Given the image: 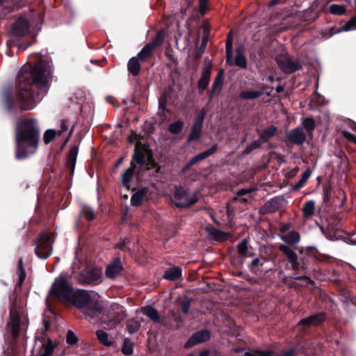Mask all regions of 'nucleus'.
<instances>
[{
	"label": "nucleus",
	"instance_id": "a19ab883",
	"mask_svg": "<svg viewBox=\"0 0 356 356\" xmlns=\"http://www.w3.org/2000/svg\"><path fill=\"white\" fill-rule=\"evenodd\" d=\"M154 47L149 42L147 44L138 54V57L139 59L144 60L145 59L152 51Z\"/></svg>",
	"mask_w": 356,
	"mask_h": 356
},
{
	"label": "nucleus",
	"instance_id": "0eeeda50",
	"mask_svg": "<svg viewBox=\"0 0 356 356\" xmlns=\"http://www.w3.org/2000/svg\"><path fill=\"white\" fill-rule=\"evenodd\" d=\"M73 291L74 289L69 284L68 281L63 275H60L55 279L49 292L51 296L56 297L58 300L65 303L67 300H70Z\"/></svg>",
	"mask_w": 356,
	"mask_h": 356
},
{
	"label": "nucleus",
	"instance_id": "f257e3e1",
	"mask_svg": "<svg viewBox=\"0 0 356 356\" xmlns=\"http://www.w3.org/2000/svg\"><path fill=\"white\" fill-rule=\"evenodd\" d=\"M51 74V66L47 61L40 60L35 65L30 64L22 66L18 72L19 91L17 99L24 110L35 108L40 102V92L35 90L38 88L45 90Z\"/></svg>",
	"mask_w": 356,
	"mask_h": 356
},
{
	"label": "nucleus",
	"instance_id": "4c0bfd02",
	"mask_svg": "<svg viewBox=\"0 0 356 356\" xmlns=\"http://www.w3.org/2000/svg\"><path fill=\"white\" fill-rule=\"evenodd\" d=\"M217 149L218 145L215 144L207 150L196 154L194 157L196 159L197 161L199 162L213 154Z\"/></svg>",
	"mask_w": 356,
	"mask_h": 356
},
{
	"label": "nucleus",
	"instance_id": "4468645a",
	"mask_svg": "<svg viewBox=\"0 0 356 356\" xmlns=\"http://www.w3.org/2000/svg\"><path fill=\"white\" fill-rule=\"evenodd\" d=\"M281 198L278 197H273L267 201L259 209L261 214L271 213L277 211L280 208Z\"/></svg>",
	"mask_w": 356,
	"mask_h": 356
},
{
	"label": "nucleus",
	"instance_id": "c756f323",
	"mask_svg": "<svg viewBox=\"0 0 356 356\" xmlns=\"http://www.w3.org/2000/svg\"><path fill=\"white\" fill-rule=\"evenodd\" d=\"M70 126V129L69 130V133H68V136H67V138L66 139V141L68 140V139L70 138V137L71 136V135L72 134L73 131H74V126L73 124H71L70 123L69 120H66V119H63L61 120L60 121V129H58L57 131L58 133V136H60L64 131H67L68 129V127Z\"/></svg>",
	"mask_w": 356,
	"mask_h": 356
},
{
	"label": "nucleus",
	"instance_id": "5701e85b",
	"mask_svg": "<svg viewBox=\"0 0 356 356\" xmlns=\"http://www.w3.org/2000/svg\"><path fill=\"white\" fill-rule=\"evenodd\" d=\"M264 94L262 90H243L239 93V98L243 100H253L259 98Z\"/></svg>",
	"mask_w": 356,
	"mask_h": 356
},
{
	"label": "nucleus",
	"instance_id": "393cba45",
	"mask_svg": "<svg viewBox=\"0 0 356 356\" xmlns=\"http://www.w3.org/2000/svg\"><path fill=\"white\" fill-rule=\"evenodd\" d=\"M54 346L50 340L43 341L38 356H52Z\"/></svg>",
	"mask_w": 356,
	"mask_h": 356
},
{
	"label": "nucleus",
	"instance_id": "37998d69",
	"mask_svg": "<svg viewBox=\"0 0 356 356\" xmlns=\"http://www.w3.org/2000/svg\"><path fill=\"white\" fill-rule=\"evenodd\" d=\"M56 135H58L56 130L54 129L47 130L43 136V140L44 143L47 145L49 143H51Z\"/></svg>",
	"mask_w": 356,
	"mask_h": 356
},
{
	"label": "nucleus",
	"instance_id": "79ce46f5",
	"mask_svg": "<svg viewBox=\"0 0 356 356\" xmlns=\"http://www.w3.org/2000/svg\"><path fill=\"white\" fill-rule=\"evenodd\" d=\"M183 127L184 123L181 121L177 120L169 125L168 130L171 134H177L181 131Z\"/></svg>",
	"mask_w": 356,
	"mask_h": 356
},
{
	"label": "nucleus",
	"instance_id": "4d7b16f0",
	"mask_svg": "<svg viewBox=\"0 0 356 356\" xmlns=\"http://www.w3.org/2000/svg\"><path fill=\"white\" fill-rule=\"evenodd\" d=\"M238 253L242 257H248L252 256V253L249 250L248 246H238Z\"/></svg>",
	"mask_w": 356,
	"mask_h": 356
},
{
	"label": "nucleus",
	"instance_id": "39448f33",
	"mask_svg": "<svg viewBox=\"0 0 356 356\" xmlns=\"http://www.w3.org/2000/svg\"><path fill=\"white\" fill-rule=\"evenodd\" d=\"M30 22L24 17H20L14 24L7 44L16 46L19 49L26 50L32 43L22 42V39L29 33Z\"/></svg>",
	"mask_w": 356,
	"mask_h": 356
},
{
	"label": "nucleus",
	"instance_id": "dca6fc26",
	"mask_svg": "<svg viewBox=\"0 0 356 356\" xmlns=\"http://www.w3.org/2000/svg\"><path fill=\"white\" fill-rule=\"evenodd\" d=\"M122 266L119 259H115L106 269V275L108 278L116 277L122 271Z\"/></svg>",
	"mask_w": 356,
	"mask_h": 356
},
{
	"label": "nucleus",
	"instance_id": "20e7f679",
	"mask_svg": "<svg viewBox=\"0 0 356 356\" xmlns=\"http://www.w3.org/2000/svg\"><path fill=\"white\" fill-rule=\"evenodd\" d=\"M327 0H315L309 9L304 12L293 10L291 7V11L282 15L279 23H275V32L279 33L286 31L293 26L298 25L301 21H309L315 19L318 17L320 11L324 10L327 4Z\"/></svg>",
	"mask_w": 356,
	"mask_h": 356
},
{
	"label": "nucleus",
	"instance_id": "7c9ffc66",
	"mask_svg": "<svg viewBox=\"0 0 356 356\" xmlns=\"http://www.w3.org/2000/svg\"><path fill=\"white\" fill-rule=\"evenodd\" d=\"M35 254L40 259H47L52 253L51 246H35Z\"/></svg>",
	"mask_w": 356,
	"mask_h": 356
},
{
	"label": "nucleus",
	"instance_id": "6e6552de",
	"mask_svg": "<svg viewBox=\"0 0 356 356\" xmlns=\"http://www.w3.org/2000/svg\"><path fill=\"white\" fill-rule=\"evenodd\" d=\"M246 190L238 191L236 197L232 198L227 204L226 207V214L222 216V220L225 225H231L234 218V211L236 209L237 204H243L248 201L243 195L248 194Z\"/></svg>",
	"mask_w": 356,
	"mask_h": 356
},
{
	"label": "nucleus",
	"instance_id": "58836bf2",
	"mask_svg": "<svg viewBox=\"0 0 356 356\" xmlns=\"http://www.w3.org/2000/svg\"><path fill=\"white\" fill-rule=\"evenodd\" d=\"M97 337L99 341L106 346H110L113 344V340L109 339L108 334L103 330H97Z\"/></svg>",
	"mask_w": 356,
	"mask_h": 356
},
{
	"label": "nucleus",
	"instance_id": "cd10ccee",
	"mask_svg": "<svg viewBox=\"0 0 356 356\" xmlns=\"http://www.w3.org/2000/svg\"><path fill=\"white\" fill-rule=\"evenodd\" d=\"M127 68L132 75H138L140 70V64L138 60V57H132L128 62Z\"/></svg>",
	"mask_w": 356,
	"mask_h": 356
},
{
	"label": "nucleus",
	"instance_id": "a18cd8bd",
	"mask_svg": "<svg viewBox=\"0 0 356 356\" xmlns=\"http://www.w3.org/2000/svg\"><path fill=\"white\" fill-rule=\"evenodd\" d=\"M122 352L127 355H129L133 353V344L132 342L128 339H125L124 340L123 346L122 348Z\"/></svg>",
	"mask_w": 356,
	"mask_h": 356
},
{
	"label": "nucleus",
	"instance_id": "864d4df0",
	"mask_svg": "<svg viewBox=\"0 0 356 356\" xmlns=\"http://www.w3.org/2000/svg\"><path fill=\"white\" fill-rule=\"evenodd\" d=\"M91 277L89 278V281L93 284H98L100 282L101 271L95 269L90 273Z\"/></svg>",
	"mask_w": 356,
	"mask_h": 356
},
{
	"label": "nucleus",
	"instance_id": "8fccbe9b",
	"mask_svg": "<svg viewBox=\"0 0 356 356\" xmlns=\"http://www.w3.org/2000/svg\"><path fill=\"white\" fill-rule=\"evenodd\" d=\"M140 327V323L137 321H131L127 324V330L130 334L135 333L137 332Z\"/></svg>",
	"mask_w": 356,
	"mask_h": 356
},
{
	"label": "nucleus",
	"instance_id": "9b49d317",
	"mask_svg": "<svg viewBox=\"0 0 356 356\" xmlns=\"http://www.w3.org/2000/svg\"><path fill=\"white\" fill-rule=\"evenodd\" d=\"M205 113H206V112H205L204 109H202L200 111V113H199V114L192 127L191 132L188 137V142H191L193 140H196L200 138L202 131V125H203V122L204 120Z\"/></svg>",
	"mask_w": 356,
	"mask_h": 356
},
{
	"label": "nucleus",
	"instance_id": "f03ea898",
	"mask_svg": "<svg viewBox=\"0 0 356 356\" xmlns=\"http://www.w3.org/2000/svg\"><path fill=\"white\" fill-rule=\"evenodd\" d=\"M65 304L74 305L80 309L87 319L92 320L98 318L110 327L117 325L124 318V314L118 305L112 306L113 312L107 314L105 318V315L102 314L99 296L95 291L74 290L70 300H67Z\"/></svg>",
	"mask_w": 356,
	"mask_h": 356
},
{
	"label": "nucleus",
	"instance_id": "f704fd0d",
	"mask_svg": "<svg viewBox=\"0 0 356 356\" xmlns=\"http://www.w3.org/2000/svg\"><path fill=\"white\" fill-rule=\"evenodd\" d=\"M315 202L314 200H309L303 204L302 212L303 216L306 218L312 217L314 213Z\"/></svg>",
	"mask_w": 356,
	"mask_h": 356
},
{
	"label": "nucleus",
	"instance_id": "7ed1b4c3",
	"mask_svg": "<svg viewBox=\"0 0 356 356\" xmlns=\"http://www.w3.org/2000/svg\"><path fill=\"white\" fill-rule=\"evenodd\" d=\"M40 138V130L36 119L19 121L15 131L16 159H25L35 154L38 147Z\"/></svg>",
	"mask_w": 356,
	"mask_h": 356
},
{
	"label": "nucleus",
	"instance_id": "b1692460",
	"mask_svg": "<svg viewBox=\"0 0 356 356\" xmlns=\"http://www.w3.org/2000/svg\"><path fill=\"white\" fill-rule=\"evenodd\" d=\"M324 319V316L323 314H318L314 316H311L308 318H304L301 320L299 323L300 325H317L320 323H321Z\"/></svg>",
	"mask_w": 356,
	"mask_h": 356
},
{
	"label": "nucleus",
	"instance_id": "c85d7f7f",
	"mask_svg": "<svg viewBox=\"0 0 356 356\" xmlns=\"http://www.w3.org/2000/svg\"><path fill=\"white\" fill-rule=\"evenodd\" d=\"M277 131V127L272 125L262 131V133L259 135V139L262 143L267 142L270 138L275 136Z\"/></svg>",
	"mask_w": 356,
	"mask_h": 356
},
{
	"label": "nucleus",
	"instance_id": "774afa93",
	"mask_svg": "<svg viewBox=\"0 0 356 356\" xmlns=\"http://www.w3.org/2000/svg\"><path fill=\"white\" fill-rule=\"evenodd\" d=\"M245 47L242 44L239 45L236 49V55L245 56Z\"/></svg>",
	"mask_w": 356,
	"mask_h": 356
},
{
	"label": "nucleus",
	"instance_id": "72a5a7b5",
	"mask_svg": "<svg viewBox=\"0 0 356 356\" xmlns=\"http://www.w3.org/2000/svg\"><path fill=\"white\" fill-rule=\"evenodd\" d=\"M356 30V15L353 17L348 22L345 23L341 27L337 28L333 33H337L341 31H350Z\"/></svg>",
	"mask_w": 356,
	"mask_h": 356
},
{
	"label": "nucleus",
	"instance_id": "69168bd1",
	"mask_svg": "<svg viewBox=\"0 0 356 356\" xmlns=\"http://www.w3.org/2000/svg\"><path fill=\"white\" fill-rule=\"evenodd\" d=\"M299 279L302 281V284H305V286H308L312 282V280L306 276L300 277Z\"/></svg>",
	"mask_w": 356,
	"mask_h": 356
},
{
	"label": "nucleus",
	"instance_id": "de8ad7c7",
	"mask_svg": "<svg viewBox=\"0 0 356 356\" xmlns=\"http://www.w3.org/2000/svg\"><path fill=\"white\" fill-rule=\"evenodd\" d=\"M329 10L333 15H343L346 13L344 6L338 4H332L330 6Z\"/></svg>",
	"mask_w": 356,
	"mask_h": 356
},
{
	"label": "nucleus",
	"instance_id": "603ef678",
	"mask_svg": "<svg viewBox=\"0 0 356 356\" xmlns=\"http://www.w3.org/2000/svg\"><path fill=\"white\" fill-rule=\"evenodd\" d=\"M245 356H273V352L254 350L245 353Z\"/></svg>",
	"mask_w": 356,
	"mask_h": 356
},
{
	"label": "nucleus",
	"instance_id": "680f3d73",
	"mask_svg": "<svg viewBox=\"0 0 356 356\" xmlns=\"http://www.w3.org/2000/svg\"><path fill=\"white\" fill-rule=\"evenodd\" d=\"M343 135L348 140L356 143V136L355 135H353V134H351L350 132L344 131L343 132Z\"/></svg>",
	"mask_w": 356,
	"mask_h": 356
},
{
	"label": "nucleus",
	"instance_id": "13d9d810",
	"mask_svg": "<svg viewBox=\"0 0 356 356\" xmlns=\"http://www.w3.org/2000/svg\"><path fill=\"white\" fill-rule=\"evenodd\" d=\"M222 84V70L218 73L217 76L215 79V81L213 83V90H215L218 86H220Z\"/></svg>",
	"mask_w": 356,
	"mask_h": 356
},
{
	"label": "nucleus",
	"instance_id": "f8f14e48",
	"mask_svg": "<svg viewBox=\"0 0 356 356\" xmlns=\"http://www.w3.org/2000/svg\"><path fill=\"white\" fill-rule=\"evenodd\" d=\"M287 139L295 145H302L306 140V134L301 126L297 127L290 131L286 135Z\"/></svg>",
	"mask_w": 356,
	"mask_h": 356
},
{
	"label": "nucleus",
	"instance_id": "e2e57ef3",
	"mask_svg": "<svg viewBox=\"0 0 356 356\" xmlns=\"http://www.w3.org/2000/svg\"><path fill=\"white\" fill-rule=\"evenodd\" d=\"M233 46V38L231 33H229L227 40L225 49H232Z\"/></svg>",
	"mask_w": 356,
	"mask_h": 356
},
{
	"label": "nucleus",
	"instance_id": "9d476101",
	"mask_svg": "<svg viewBox=\"0 0 356 356\" xmlns=\"http://www.w3.org/2000/svg\"><path fill=\"white\" fill-rule=\"evenodd\" d=\"M10 318L7 325V330L10 332L14 339L18 337L20 326V316L17 309L12 306L10 308Z\"/></svg>",
	"mask_w": 356,
	"mask_h": 356
},
{
	"label": "nucleus",
	"instance_id": "f3484780",
	"mask_svg": "<svg viewBox=\"0 0 356 356\" xmlns=\"http://www.w3.org/2000/svg\"><path fill=\"white\" fill-rule=\"evenodd\" d=\"M211 76V67L204 65L202 70L201 78L198 82L199 92L202 94L209 83Z\"/></svg>",
	"mask_w": 356,
	"mask_h": 356
},
{
	"label": "nucleus",
	"instance_id": "4be33fe9",
	"mask_svg": "<svg viewBox=\"0 0 356 356\" xmlns=\"http://www.w3.org/2000/svg\"><path fill=\"white\" fill-rule=\"evenodd\" d=\"M78 152L79 147L75 145L70 149L67 155V165L70 169L72 174L74 173Z\"/></svg>",
	"mask_w": 356,
	"mask_h": 356
},
{
	"label": "nucleus",
	"instance_id": "aec40b11",
	"mask_svg": "<svg viewBox=\"0 0 356 356\" xmlns=\"http://www.w3.org/2000/svg\"><path fill=\"white\" fill-rule=\"evenodd\" d=\"M149 189L147 187H143L138 190L133 194L131 198V204L132 206H139L143 202L145 197L148 193Z\"/></svg>",
	"mask_w": 356,
	"mask_h": 356
},
{
	"label": "nucleus",
	"instance_id": "3c124183",
	"mask_svg": "<svg viewBox=\"0 0 356 356\" xmlns=\"http://www.w3.org/2000/svg\"><path fill=\"white\" fill-rule=\"evenodd\" d=\"M234 63L241 68H245L247 67L245 56L236 55Z\"/></svg>",
	"mask_w": 356,
	"mask_h": 356
},
{
	"label": "nucleus",
	"instance_id": "e433bc0d",
	"mask_svg": "<svg viewBox=\"0 0 356 356\" xmlns=\"http://www.w3.org/2000/svg\"><path fill=\"white\" fill-rule=\"evenodd\" d=\"M312 175V170L310 168H308L305 170V172L301 175V177L299 181L294 185L293 189L298 190L302 187V186L307 181L309 178Z\"/></svg>",
	"mask_w": 356,
	"mask_h": 356
},
{
	"label": "nucleus",
	"instance_id": "2f4dec72",
	"mask_svg": "<svg viewBox=\"0 0 356 356\" xmlns=\"http://www.w3.org/2000/svg\"><path fill=\"white\" fill-rule=\"evenodd\" d=\"M181 275V270L178 267H173L165 270L163 277L169 280H175Z\"/></svg>",
	"mask_w": 356,
	"mask_h": 356
},
{
	"label": "nucleus",
	"instance_id": "6ab92c4d",
	"mask_svg": "<svg viewBox=\"0 0 356 356\" xmlns=\"http://www.w3.org/2000/svg\"><path fill=\"white\" fill-rule=\"evenodd\" d=\"M207 233L209 239L219 242L225 241L229 236V233L222 232L215 228H207Z\"/></svg>",
	"mask_w": 356,
	"mask_h": 356
},
{
	"label": "nucleus",
	"instance_id": "bb28decb",
	"mask_svg": "<svg viewBox=\"0 0 356 356\" xmlns=\"http://www.w3.org/2000/svg\"><path fill=\"white\" fill-rule=\"evenodd\" d=\"M137 170L135 168L130 165L129 168H128L122 174V184L123 186L124 187H129V184L132 180L135 171Z\"/></svg>",
	"mask_w": 356,
	"mask_h": 356
},
{
	"label": "nucleus",
	"instance_id": "412c9836",
	"mask_svg": "<svg viewBox=\"0 0 356 356\" xmlns=\"http://www.w3.org/2000/svg\"><path fill=\"white\" fill-rule=\"evenodd\" d=\"M282 240L287 245L296 244L300 241V234L296 231H289L281 234Z\"/></svg>",
	"mask_w": 356,
	"mask_h": 356
},
{
	"label": "nucleus",
	"instance_id": "ea45409f",
	"mask_svg": "<svg viewBox=\"0 0 356 356\" xmlns=\"http://www.w3.org/2000/svg\"><path fill=\"white\" fill-rule=\"evenodd\" d=\"M165 33L164 31H161L157 33L154 38L149 43L153 47L156 48L161 46L164 40Z\"/></svg>",
	"mask_w": 356,
	"mask_h": 356
},
{
	"label": "nucleus",
	"instance_id": "6e6d98bb",
	"mask_svg": "<svg viewBox=\"0 0 356 356\" xmlns=\"http://www.w3.org/2000/svg\"><path fill=\"white\" fill-rule=\"evenodd\" d=\"M66 340L67 343L70 345L75 344L77 341V337L74 334V332L71 330H69L67 334Z\"/></svg>",
	"mask_w": 356,
	"mask_h": 356
},
{
	"label": "nucleus",
	"instance_id": "2eb2a0df",
	"mask_svg": "<svg viewBox=\"0 0 356 356\" xmlns=\"http://www.w3.org/2000/svg\"><path fill=\"white\" fill-rule=\"evenodd\" d=\"M281 251H282L288 257L289 262L292 264L293 268L298 266V257L296 251L298 250L301 252L302 250H299L298 246H280Z\"/></svg>",
	"mask_w": 356,
	"mask_h": 356
},
{
	"label": "nucleus",
	"instance_id": "052dcab7",
	"mask_svg": "<svg viewBox=\"0 0 356 356\" xmlns=\"http://www.w3.org/2000/svg\"><path fill=\"white\" fill-rule=\"evenodd\" d=\"M198 163L196 159L193 156L181 169L182 172H186L192 165Z\"/></svg>",
	"mask_w": 356,
	"mask_h": 356
},
{
	"label": "nucleus",
	"instance_id": "338daca9",
	"mask_svg": "<svg viewBox=\"0 0 356 356\" xmlns=\"http://www.w3.org/2000/svg\"><path fill=\"white\" fill-rule=\"evenodd\" d=\"M206 4L207 0H200V12L202 14H204L206 12Z\"/></svg>",
	"mask_w": 356,
	"mask_h": 356
},
{
	"label": "nucleus",
	"instance_id": "49530a36",
	"mask_svg": "<svg viewBox=\"0 0 356 356\" xmlns=\"http://www.w3.org/2000/svg\"><path fill=\"white\" fill-rule=\"evenodd\" d=\"M321 230L324 235L325 236V237L330 241L341 240L343 242H345L343 238H341V236L338 235L336 232H332L331 231L325 232L323 227H321Z\"/></svg>",
	"mask_w": 356,
	"mask_h": 356
},
{
	"label": "nucleus",
	"instance_id": "09e8293b",
	"mask_svg": "<svg viewBox=\"0 0 356 356\" xmlns=\"http://www.w3.org/2000/svg\"><path fill=\"white\" fill-rule=\"evenodd\" d=\"M81 214L88 220H92L95 217L93 209L88 206L83 207L82 208Z\"/></svg>",
	"mask_w": 356,
	"mask_h": 356
},
{
	"label": "nucleus",
	"instance_id": "a878e982",
	"mask_svg": "<svg viewBox=\"0 0 356 356\" xmlns=\"http://www.w3.org/2000/svg\"><path fill=\"white\" fill-rule=\"evenodd\" d=\"M54 241L55 237L53 234L43 232L40 234L36 245H52Z\"/></svg>",
	"mask_w": 356,
	"mask_h": 356
},
{
	"label": "nucleus",
	"instance_id": "423d86ee",
	"mask_svg": "<svg viewBox=\"0 0 356 356\" xmlns=\"http://www.w3.org/2000/svg\"><path fill=\"white\" fill-rule=\"evenodd\" d=\"M200 194L199 191L190 193L184 188L178 186L175 189L172 201L177 207H188L198 202Z\"/></svg>",
	"mask_w": 356,
	"mask_h": 356
},
{
	"label": "nucleus",
	"instance_id": "ddd939ff",
	"mask_svg": "<svg viewBox=\"0 0 356 356\" xmlns=\"http://www.w3.org/2000/svg\"><path fill=\"white\" fill-rule=\"evenodd\" d=\"M210 337V334L207 330H202L195 333L186 343L185 347H192L196 344L202 343L208 340Z\"/></svg>",
	"mask_w": 356,
	"mask_h": 356
},
{
	"label": "nucleus",
	"instance_id": "bf43d9fd",
	"mask_svg": "<svg viewBox=\"0 0 356 356\" xmlns=\"http://www.w3.org/2000/svg\"><path fill=\"white\" fill-rule=\"evenodd\" d=\"M233 52L232 49H226V63L229 65H232L233 62Z\"/></svg>",
	"mask_w": 356,
	"mask_h": 356
},
{
	"label": "nucleus",
	"instance_id": "a211bd4d",
	"mask_svg": "<svg viewBox=\"0 0 356 356\" xmlns=\"http://www.w3.org/2000/svg\"><path fill=\"white\" fill-rule=\"evenodd\" d=\"M145 163V154L143 152L136 148L132 157V160L131 161V165L137 169L138 173H140V168L143 166Z\"/></svg>",
	"mask_w": 356,
	"mask_h": 356
},
{
	"label": "nucleus",
	"instance_id": "1a4fd4ad",
	"mask_svg": "<svg viewBox=\"0 0 356 356\" xmlns=\"http://www.w3.org/2000/svg\"><path fill=\"white\" fill-rule=\"evenodd\" d=\"M276 61L280 69L286 74L293 73L302 67L298 60H294L288 54H280Z\"/></svg>",
	"mask_w": 356,
	"mask_h": 356
},
{
	"label": "nucleus",
	"instance_id": "5fc2aeb1",
	"mask_svg": "<svg viewBox=\"0 0 356 356\" xmlns=\"http://www.w3.org/2000/svg\"><path fill=\"white\" fill-rule=\"evenodd\" d=\"M17 273L19 275V283L22 284L23 282V281L24 280L25 277H26V273H25V270H24V269L23 268V263H22V259H20L19 261V263H18Z\"/></svg>",
	"mask_w": 356,
	"mask_h": 356
},
{
	"label": "nucleus",
	"instance_id": "c9c22d12",
	"mask_svg": "<svg viewBox=\"0 0 356 356\" xmlns=\"http://www.w3.org/2000/svg\"><path fill=\"white\" fill-rule=\"evenodd\" d=\"M141 312L149 317L153 321H158L159 315L157 311L152 307L147 306L141 309Z\"/></svg>",
	"mask_w": 356,
	"mask_h": 356
},
{
	"label": "nucleus",
	"instance_id": "0e129e2a",
	"mask_svg": "<svg viewBox=\"0 0 356 356\" xmlns=\"http://www.w3.org/2000/svg\"><path fill=\"white\" fill-rule=\"evenodd\" d=\"M293 355H294V350L293 349H290L286 351H284L280 355H278L273 352V356H293Z\"/></svg>",
	"mask_w": 356,
	"mask_h": 356
},
{
	"label": "nucleus",
	"instance_id": "473e14b6",
	"mask_svg": "<svg viewBox=\"0 0 356 356\" xmlns=\"http://www.w3.org/2000/svg\"><path fill=\"white\" fill-rule=\"evenodd\" d=\"M301 124L303 129H305L307 134L310 135L316 128V122L312 118H305L302 120Z\"/></svg>",
	"mask_w": 356,
	"mask_h": 356
},
{
	"label": "nucleus",
	"instance_id": "c03bdc74",
	"mask_svg": "<svg viewBox=\"0 0 356 356\" xmlns=\"http://www.w3.org/2000/svg\"><path fill=\"white\" fill-rule=\"evenodd\" d=\"M261 141L259 138L258 140H254L251 143L247 145L245 150L243 151V154H248L252 152L254 149L260 148L261 145Z\"/></svg>",
	"mask_w": 356,
	"mask_h": 356
}]
</instances>
